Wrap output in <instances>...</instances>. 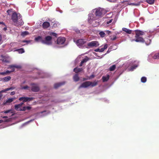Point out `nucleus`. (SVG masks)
I'll return each mask as SVG.
<instances>
[{
    "mask_svg": "<svg viewBox=\"0 0 159 159\" xmlns=\"http://www.w3.org/2000/svg\"><path fill=\"white\" fill-rule=\"evenodd\" d=\"M21 15L20 14H17L16 12L13 13L11 16V19L14 23V25L16 26L22 25L24 22L22 21Z\"/></svg>",
    "mask_w": 159,
    "mask_h": 159,
    "instance_id": "f257e3e1",
    "label": "nucleus"
},
{
    "mask_svg": "<svg viewBox=\"0 0 159 159\" xmlns=\"http://www.w3.org/2000/svg\"><path fill=\"white\" fill-rule=\"evenodd\" d=\"M134 32L135 34V39L132 40V41H135L137 42L144 43L145 41L142 36L145 34V32L139 30H135Z\"/></svg>",
    "mask_w": 159,
    "mask_h": 159,
    "instance_id": "f03ea898",
    "label": "nucleus"
},
{
    "mask_svg": "<svg viewBox=\"0 0 159 159\" xmlns=\"http://www.w3.org/2000/svg\"><path fill=\"white\" fill-rule=\"evenodd\" d=\"M52 37L50 36H47L44 40H42V43L47 45H51L52 43Z\"/></svg>",
    "mask_w": 159,
    "mask_h": 159,
    "instance_id": "7ed1b4c3",
    "label": "nucleus"
},
{
    "mask_svg": "<svg viewBox=\"0 0 159 159\" xmlns=\"http://www.w3.org/2000/svg\"><path fill=\"white\" fill-rule=\"evenodd\" d=\"M99 45V44L98 42L97 41H93L87 44V46L90 48L97 47Z\"/></svg>",
    "mask_w": 159,
    "mask_h": 159,
    "instance_id": "20e7f679",
    "label": "nucleus"
},
{
    "mask_svg": "<svg viewBox=\"0 0 159 159\" xmlns=\"http://www.w3.org/2000/svg\"><path fill=\"white\" fill-rule=\"evenodd\" d=\"M34 99L33 98H29L28 97H22L20 98L19 100L20 101H22L23 102H26L28 101H30L33 100Z\"/></svg>",
    "mask_w": 159,
    "mask_h": 159,
    "instance_id": "39448f33",
    "label": "nucleus"
},
{
    "mask_svg": "<svg viewBox=\"0 0 159 159\" xmlns=\"http://www.w3.org/2000/svg\"><path fill=\"white\" fill-rule=\"evenodd\" d=\"M65 38L63 37H59L57 39V43L58 44H62L65 42Z\"/></svg>",
    "mask_w": 159,
    "mask_h": 159,
    "instance_id": "423d86ee",
    "label": "nucleus"
},
{
    "mask_svg": "<svg viewBox=\"0 0 159 159\" xmlns=\"http://www.w3.org/2000/svg\"><path fill=\"white\" fill-rule=\"evenodd\" d=\"M89 81H86L82 83L79 86V88H86L89 86Z\"/></svg>",
    "mask_w": 159,
    "mask_h": 159,
    "instance_id": "0eeeda50",
    "label": "nucleus"
},
{
    "mask_svg": "<svg viewBox=\"0 0 159 159\" xmlns=\"http://www.w3.org/2000/svg\"><path fill=\"white\" fill-rule=\"evenodd\" d=\"M86 42L83 39H79L77 40L76 43L77 46H81L84 44Z\"/></svg>",
    "mask_w": 159,
    "mask_h": 159,
    "instance_id": "6e6552de",
    "label": "nucleus"
},
{
    "mask_svg": "<svg viewBox=\"0 0 159 159\" xmlns=\"http://www.w3.org/2000/svg\"><path fill=\"white\" fill-rule=\"evenodd\" d=\"M31 90L34 92H37L39 91V88L36 84H33L31 87Z\"/></svg>",
    "mask_w": 159,
    "mask_h": 159,
    "instance_id": "1a4fd4ad",
    "label": "nucleus"
},
{
    "mask_svg": "<svg viewBox=\"0 0 159 159\" xmlns=\"http://www.w3.org/2000/svg\"><path fill=\"white\" fill-rule=\"evenodd\" d=\"M88 21L90 24L91 23L93 20L95 19H94L93 15L92 13H89L88 15Z\"/></svg>",
    "mask_w": 159,
    "mask_h": 159,
    "instance_id": "9d476101",
    "label": "nucleus"
},
{
    "mask_svg": "<svg viewBox=\"0 0 159 159\" xmlns=\"http://www.w3.org/2000/svg\"><path fill=\"white\" fill-rule=\"evenodd\" d=\"M102 9L101 8L97 9L95 12V15L96 16H100L102 14Z\"/></svg>",
    "mask_w": 159,
    "mask_h": 159,
    "instance_id": "9b49d317",
    "label": "nucleus"
},
{
    "mask_svg": "<svg viewBox=\"0 0 159 159\" xmlns=\"http://www.w3.org/2000/svg\"><path fill=\"white\" fill-rule=\"evenodd\" d=\"M42 27L44 29H46L49 27L50 26V24L48 22H44L42 24Z\"/></svg>",
    "mask_w": 159,
    "mask_h": 159,
    "instance_id": "f8f14e48",
    "label": "nucleus"
},
{
    "mask_svg": "<svg viewBox=\"0 0 159 159\" xmlns=\"http://www.w3.org/2000/svg\"><path fill=\"white\" fill-rule=\"evenodd\" d=\"M89 60V58L86 56L84 59L82 61L80 65V66H82L84 63L86 62L87 61Z\"/></svg>",
    "mask_w": 159,
    "mask_h": 159,
    "instance_id": "ddd939ff",
    "label": "nucleus"
},
{
    "mask_svg": "<svg viewBox=\"0 0 159 159\" xmlns=\"http://www.w3.org/2000/svg\"><path fill=\"white\" fill-rule=\"evenodd\" d=\"M65 84V82H64L57 83L54 84V87L55 88L57 89L59 87L64 84Z\"/></svg>",
    "mask_w": 159,
    "mask_h": 159,
    "instance_id": "4468645a",
    "label": "nucleus"
},
{
    "mask_svg": "<svg viewBox=\"0 0 159 159\" xmlns=\"http://www.w3.org/2000/svg\"><path fill=\"white\" fill-rule=\"evenodd\" d=\"M152 58L154 59H159V52L151 54Z\"/></svg>",
    "mask_w": 159,
    "mask_h": 159,
    "instance_id": "2eb2a0df",
    "label": "nucleus"
},
{
    "mask_svg": "<svg viewBox=\"0 0 159 159\" xmlns=\"http://www.w3.org/2000/svg\"><path fill=\"white\" fill-rule=\"evenodd\" d=\"M15 89V87H11L9 88H8L7 89H6L4 90H2L1 91H0V93H4L7 91H8L10 90H12L14 89Z\"/></svg>",
    "mask_w": 159,
    "mask_h": 159,
    "instance_id": "dca6fc26",
    "label": "nucleus"
},
{
    "mask_svg": "<svg viewBox=\"0 0 159 159\" xmlns=\"http://www.w3.org/2000/svg\"><path fill=\"white\" fill-rule=\"evenodd\" d=\"M51 24L52 28H56L57 27V25L56 23L53 20H52L51 21Z\"/></svg>",
    "mask_w": 159,
    "mask_h": 159,
    "instance_id": "f3484780",
    "label": "nucleus"
},
{
    "mask_svg": "<svg viewBox=\"0 0 159 159\" xmlns=\"http://www.w3.org/2000/svg\"><path fill=\"white\" fill-rule=\"evenodd\" d=\"M89 86H90L91 87H93L97 85L98 84V81H94L93 82L89 81Z\"/></svg>",
    "mask_w": 159,
    "mask_h": 159,
    "instance_id": "a211bd4d",
    "label": "nucleus"
},
{
    "mask_svg": "<svg viewBox=\"0 0 159 159\" xmlns=\"http://www.w3.org/2000/svg\"><path fill=\"white\" fill-rule=\"evenodd\" d=\"M21 107L19 104H16L15 105V109L17 111H22V108Z\"/></svg>",
    "mask_w": 159,
    "mask_h": 159,
    "instance_id": "6ab92c4d",
    "label": "nucleus"
},
{
    "mask_svg": "<svg viewBox=\"0 0 159 159\" xmlns=\"http://www.w3.org/2000/svg\"><path fill=\"white\" fill-rule=\"evenodd\" d=\"M83 70L82 68H78L75 67L74 69V71L76 73H77Z\"/></svg>",
    "mask_w": 159,
    "mask_h": 159,
    "instance_id": "aec40b11",
    "label": "nucleus"
},
{
    "mask_svg": "<svg viewBox=\"0 0 159 159\" xmlns=\"http://www.w3.org/2000/svg\"><path fill=\"white\" fill-rule=\"evenodd\" d=\"M122 30L123 31L126 32L128 34H130L132 33V30L128 29L125 28H123L122 29Z\"/></svg>",
    "mask_w": 159,
    "mask_h": 159,
    "instance_id": "412c9836",
    "label": "nucleus"
},
{
    "mask_svg": "<svg viewBox=\"0 0 159 159\" xmlns=\"http://www.w3.org/2000/svg\"><path fill=\"white\" fill-rule=\"evenodd\" d=\"M12 67H14V68H16L17 69H20L21 68V66L20 65H10L8 68H12Z\"/></svg>",
    "mask_w": 159,
    "mask_h": 159,
    "instance_id": "4be33fe9",
    "label": "nucleus"
},
{
    "mask_svg": "<svg viewBox=\"0 0 159 159\" xmlns=\"http://www.w3.org/2000/svg\"><path fill=\"white\" fill-rule=\"evenodd\" d=\"M11 77L10 76H7L4 77L2 80H3V82H7L11 80Z\"/></svg>",
    "mask_w": 159,
    "mask_h": 159,
    "instance_id": "5701e85b",
    "label": "nucleus"
},
{
    "mask_svg": "<svg viewBox=\"0 0 159 159\" xmlns=\"http://www.w3.org/2000/svg\"><path fill=\"white\" fill-rule=\"evenodd\" d=\"M14 51L18 52L19 53H22L25 52V51L23 48L16 49Z\"/></svg>",
    "mask_w": 159,
    "mask_h": 159,
    "instance_id": "b1692460",
    "label": "nucleus"
},
{
    "mask_svg": "<svg viewBox=\"0 0 159 159\" xmlns=\"http://www.w3.org/2000/svg\"><path fill=\"white\" fill-rule=\"evenodd\" d=\"M73 79L74 81L75 82L78 81L79 80V77L78 75L77 74L75 75L74 76Z\"/></svg>",
    "mask_w": 159,
    "mask_h": 159,
    "instance_id": "393cba45",
    "label": "nucleus"
},
{
    "mask_svg": "<svg viewBox=\"0 0 159 159\" xmlns=\"http://www.w3.org/2000/svg\"><path fill=\"white\" fill-rule=\"evenodd\" d=\"M31 109V107L30 106H24L23 107L21 111H25L26 110H30Z\"/></svg>",
    "mask_w": 159,
    "mask_h": 159,
    "instance_id": "a878e982",
    "label": "nucleus"
},
{
    "mask_svg": "<svg viewBox=\"0 0 159 159\" xmlns=\"http://www.w3.org/2000/svg\"><path fill=\"white\" fill-rule=\"evenodd\" d=\"M108 47V45L107 44H105L103 48H102L100 49V52H103Z\"/></svg>",
    "mask_w": 159,
    "mask_h": 159,
    "instance_id": "bb28decb",
    "label": "nucleus"
},
{
    "mask_svg": "<svg viewBox=\"0 0 159 159\" xmlns=\"http://www.w3.org/2000/svg\"><path fill=\"white\" fill-rule=\"evenodd\" d=\"M102 79L103 82H105L107 81L109 79V76L108 75L107 76H103L102 78Z\"/></svg>",
    "mask_w": 159,
    "mask_h": 159,
    "instance_id": "cd10ccee",
    "label": "nucleus"
},
{
    "mask_svg": "<svg viewBox=\"0 0 159 159\" xmlns=\"http://www.w3.org/2000/svg\"><path fill=\"white\" fill-rule=\"evenodd\" d=\"M35 40L36 41H40L42 43V40H43V39H42V38L41 36H39L38 37L35 38Z\"/></svg>",
    "mask_w": 159,
    "mask_h": 159,
    "instance_id": "c85d7f7f",
    "label": "nucleus"
},
{
    "mask_svg": "<svg viewBox=\"0 0 159 159\" xmlns=\"http://www.w3.org/2000/svg\"><path fill=\"white\" fill-rule=\"evenodd\" d=\"M116 68V66L115 65H114L110 67L109 70L110 71H113Z\"/></svg>",
    "mask_w": 159,
    "mask_h": 159,
    "instance_id": "c756f323",
    "label": "nucleus"
},
{
    "mask_svg": "<svg viewBox=\"0 0 159 159\" xmlns=\"http://www.w3.org/2000/svg\"><path fill=\"white\" fill-rule=\"evenodd\" d=\"M99 34L102 38H103L106 36V34L103 31H100L99 33Z\"/></svg>",
    "mask_w": 159,
    "mask_h": 159,
    "instance_id": "7c9ffc66",
    "label": "nucleus"
},
{
    "mask_svg": "<svg viewBox=\"0 0 159 159\" xmlns=\"http://www.w3.org/2000/svg\"><path fill=\"white\" fill-rule=\"evenodd\" d=\"M29 33L26 31H24L21 33V35L23 37H25L26 35L28 34Z\"/></svg>",
    "mask_w": 159,
    "mask_h": 159,
    "instance_id": "2f4dec72",
    "label": "nucleus"
},
{
    "mask_svg": "<svg viewBox=\"0 0 159 159\" xmlns=\"http://www.w3.org/2000/svg\"><path fill=\"white\" fill-rule=\"evenodd\" d=\"M138 66V65H134L131 66L130 68V70L133 71L134 69H136Z\"/></svg>",
    "mask_w": 159,
    "mask_h": 159,
    "instance_id": "473e14b6",
    "label": "nucleus"
},
{
    "mask_svg": "<svg viewBox=\"0 0 159 159\" xmlns=\"http://www.w3.org/2000/svg\"><path fill=\"white\" fill-rule=\"evenodd\" d=\"M141 81L143 83H145L147 81V78L146 77H142L141 79Z\"/></svg>",
    "mask_w": 159,
    "mask_h": 159,
    "instance_id": "72a5a7b5",
    "label": "nucleus"
},
{
    "mask_svg": "<svg viewBox=\"0 0 159 159\" xmlns=\"http://www.w3.org/2000/svg\"><path fill=\"white\" fill-rule=\"evenodd\" d=\"M146 2L149 4H152L154 3V0H146Z\"/></svg>",
    "mask_w": 159,
    "mask_h": 159,
    "instance_id": "f704fd0d",
    "label": "nucleus"
},
{
    "mask_svg": "<svg viewBox=\"0 0 159 159\" xmlns=\"http://www.w3.org/2000/svg\"><path fill=\"white\" fill-rule=\"evenodd\" d=\"M14 100V98H9L8 99L7 101H6V102L7 103H11Z\"/></svg>",
    "mask_w": 159,
    "mask_h": 159,
    "instance_id": "c9c22d12",
    "label": "nucleus"
},
{
    "mask_svg": "<svg viewBox=\"0 0 159 159\" xmlns=\"http://www.w3.org/2000/svg\"><path fill=\"white\" fill-rule=\"evenodd\" d=\"M1 57L2 58V61L3 62H8L9 61L6 59V58L4 57L2 55Z\"/></svg>",
    "mask_w": 159,
    "mask_h": 159,
    "instance_id": "e433bc0d",
    "label": "nucleus"
},
{
    "mask_svg": "<svg viewBox=\"0 0 159 159\" xmlns=\"http://www.w3.org/2000/svg\"><path fill=\"white\" fill-rule=\"evenodd\" d=\"M49 34L50 35H52L53 36L57 37V34L54 32H50L49 33Z\"/></svg>",
    "mask_w": 159,
    "mask_h": 159,
    "instance_id": "4c0bfd02",
    "label": "nucleus"
},
{
    "mask_svg": "<svg viewBox=\"0 0 159 159\" xmlns=\"http://www.w3.org/2000/svg\"><path fill=\"white\" fill-rule=\"evenodd\" d=\"M17 43L15 42L11 43L10 44V45L11 47H14L16 46Z\"/></svg>",
    "mask_w": 159,
    "mask_h": 159,
    "instance_id": "58836bf2",
    "label": "nucleus"
},
{
    "mask_svg": "<svg viewBox=\"0 0 159 159\" xmlns=\"http://www.w3.org/2000/svg\"><path fill=\"white\" fill-rule=\"evenodd\" d=\"M117 39V37L116 35H113L112 37L111 38V39L112 40H115Z\"/></svg>",
    "mask_w": 159,
    "mask_h": 159,
    "instance_id": "ea45409f",
    "label": "nucleus"
},
{
    "mask_svg": "<svg viewBox=\"0 0 159 159\" xmlns=\"http://www.w3.org/2000/svg\"><path fill=\"white\" fill-rule=\"evenodd\" d=\"M29 88V87L27 85L23 86L21 88V89H28Z\"/></svg>",
    "mask_w": 159,
    "mask_h": 159,
    "instance_id": "a19ab883",
    "label": "nucleus"
},
{
    "mask_svg": "<svg viewBox=\"0 0 159 159\" xmlns=\"http://www.w3.org/2000/svg\"><path fill=\"white\" fill-rule=\"evenodd\" d=\"M12 12V9L11 10H8L7 11V13L8 14V15H10V13Z\"/></svg>",
    "mask_w": 159,
    "mask_h": 159,
    "instance_id": "79ce46f5",
    "label": "nucleus"
},
{
    "mask_svg": "<svg viewBox=\"0 0 159 159\" xmlns=\"http://www.w3.org/2000/svg\"><path fill=\"white\" fill-rule=\"evenodd\" d=\"M106 33L108 34V35H110V34L111 33V32L109 30H107L105 31Z\"/></svg>",
    "mask_w": 159,
    "mask_h": 159,
    "instance_id": "37998d69",
    "label": "nucleus"
},
{
    "mask_svg": "<svg viewBox=\"0 0 159 159\" xmlns=\"http://www.w3.org/2000/svg\"><path fill=\"white\" fill-rule=\"evenodd\" d=\"M147 42H148V43L147 44V43H146V44L147 45H148L151 42V40L150 39H148V40Z\"/></svg>",
    "mask_w": 159,
    "mask_h": 159,
    "instance_id": "c03bdc74",
    "label": "nucleus"
},
{
    "mask_svg": "<svg viewBox=\"0 0 159 159\" xmlns=\"http://www.w3.org/2000/svg\"><path fill=\"white\" fill-rule=\"evenodd\" d=\"M5 72H6V74L7 75V74L11 73V71H9V70H7L6 71H5Z\"/></svg>",
    "mask_w": 159,
    "mask_h": 159,
    "instance_id": "a18cd8bd",
    "label": "nucleus"
},
{
    "mask_svg": "<svg viewBox=\"0 0 159 159\" xmlns=\"http://www.w3.org/2000/svg\"><path fill=\"white\" fill-rule=\"evenodd\" d=\"M0 75H5L6 74L5 72H2L0 73Z\"/></svg>",
    "mask_w": 159,
    "mask_h": 159,
    "instance_id": "49530a36",
    "label": "nucleus"
},
{
    "mask_svg": "<svg viewBox=\"0 0 159 159\" xmlns=\"http://www.w3.org/2000/svg\"><path fill=\"white\" fill-rule=\"evenodd\" d=\"M94 77V75H91L89 77V79H92Z\"/></svg>",
    "mask_w": 159,
    "mask_h": 159,
    "instance_id": "de8ad7c7",
    "label": "nucleus"
},
{
    "mask_svg": "<svg viewBox=\"0 0 159 159\" xmlns=\"http://www.w3.org/2000/svg\"><path fill=\"white\" fill-rule=\"evenodd\" d=\"M15 91H12L11 93L10 94L11 95H13L14 94H15Z\"/></svg>",
    "mask_w": 159,
    "mask_h": 159,
    "instance_id": "09e8293b",
    "label": "nucleus"
},
{
    "mask_svg": "<svg viewBox=\"0 0 159 159\" xmlns=\"http://www.w3.org/2000/svg\"><path fill=\"white\" fill-rule=\"evenodd\" d=\"M112 20V19L110 20L109 21H108L107 22V24H109V23L111 22Z\"/></svg>",
    "mask_w": 159,
    "mask_h": 159,
    "instance_id": "8fccbe9b",
    "label": "nucleus"
},
{
    "mask_svg": "<svg viewBox=\"0 0 159 159\" xmlns=\"http://www.w3.org/2000/svg\"><path fill=\"white\" fill-rule=\"evenodd\" d=\"M29 41L26 40H24L22 41V42L24 43H28L29 42H30Z\"/></svg>",
    "mask_w": 159,
    "mask_h": 159,
    "instance_id": "3c124183",
    "label": "nucleus"
},
{
    "mask_svg": "<svg viewBox=\"0 0 159 159\" xmlns=\"http://www.w3.org/2000/svg\"><path fill=\"white\" fill-rule=\"evenodd\" d=\"M94 51L96 52H100V49L97 48V49H96L94 50Z\"/></svg>",
    "mask_w": 159,
    "mask_h": 159,
    "instance_id": "603ef678",
    "label": "nucleus"
},
{
    "mask_svg": "<svg viewBox=\"0 0 159 159\" xmlns=\"http://www.w3.org/2000/svg\"><path fill=\"white\" fill-rule=\"evenodd\" d=\"M11 68L12 69L11 70V73L14 71L15 70L14 67H12V68Z\"/></svg>",
    "mask_w": 159,
    "mask_h": 159,
    "instance_id": "864d4df0",
    "label": "nucleus"
},
{
    "mask_svg": "<svg viewBox=\"0 0 159 159\" xmlns=\"http://www.w3.org/2000/svg\"><path fill=\"white\" fill-rule=\"evenodd\" d=\"M0 24H2V25H3L4 26H6L4 23L3 22H0Z\"/></svg>",
    "mask_w": 159,
    "mask_h": 159,
    "instance_id": "5fc2aeb1",
    "label": "nucleus"
},
{
    "mask_svg": "<svg viewBox=\"0 0 159 159\" xmlns=\"http://www.w3.org/2000/svg\"><path fill=\"white\" fill-rule=\"evenodd\" d=\"M10 110H7V111H5L4 113H7L9 112H10Z\"/></svg>",
    "mask_w": 159,
    "mask_h": 159,
    "instance_id": "6e6d98bb",
    "label": "nucleus"
},
{
    "mask_svg": "<svg viewBox=\"0 0 159 159\" xmlns=\"http://www.w3.org/2000/svg\"><path fill=\"white\" fill-rule=\"evenodd\" d=\"M24 102H21V103H20V104H19L20 105V106L21 107H22V106L23 105H24Z\"/></svg>",
    "mask_w": 159,
    "mask_h": 159,
    "instance_id": "4d7b16f0",
    "label": "nucleus"
},
{
    "mask_svg": "<svg viewBox=\"0 0 159 159\" xmlns=\"http://www.w3.org/2000/svg\"><path fill=\"white\" fill-rule=\"evenodd\" d=\"M3 30L4 31H6L7 30V27L6 26V27H4L3 28Z\"/></svg>",
    "mask_w": 159,
    "mask_h": 159,
    "instance_id": "13d9d810",
    "label": "nucleus"
},
{
    "mask_svg": "<svg viewBox=\"0 0 159 159\" xmlns=\"http://www.w3.org/2000/svg\"><path fill=\"white\" fill-rule=\"evenodd\" d=\"M2 93H0V99H1V98H2Z\"/></svg>",
    "mask_w": 159,
    "mask_h": 159,
    "instance_id": "bf43d9fd",
    "label": "nucleus"
},
{
    "mask_svg": "<svg viewBox=\"0 0 159 159\" xmlns=\"http://www.w3.org/2000/svg\"><path fill=\"white\" fill-rule=\"evenodd\" d=\"M8 117L7 116H4L3 117H2V118H7Z\"/></svg>",
    "mask_w": 159,
    "mask_h": 159,
    "instance_id": "052dcab7",
    "label": "nucleus"
},
{
    "mask_svg": "<svg viewBox=\"0 0 159 159\" xmlns=\"http://www.w3.org/2000/svg\"><path fill=\"white\" fill-rule=\"evenodd\" d=\"M3 122V120H0V124L2 123Z\"/></svg>",
    "mask_w": 159,
    "mask_h": 159,
    "instance_id": "680f3d73",
    "label": "nucleus"
},
{
    "mask_svg": "<svg viewBox=\"0 0 159 159\" xmlns=\"http://www.w3.org/2000/svg\"><path fill=\"white\" fill-rule=\"evenodd\" d=\"M2 78H0V81H3V80H2Z\"/></svg>",
    "mask_w": 159,
    "mask_h": 159,
    "instance_id": "e2e57ef3",
    "label": "nucleus"
}]
</instances>
